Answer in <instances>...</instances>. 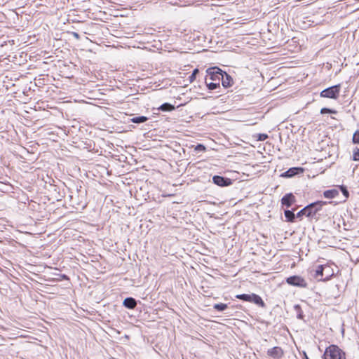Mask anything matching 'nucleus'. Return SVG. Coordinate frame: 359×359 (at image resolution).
Listing matches in <instances>:
<instances>
[{
  "mask_svg": "<svg viewBox=\"0 0 359 359\" xmlns=\"http://www.w3.org/2000/svg\"><path fill=\"white\" fill-rule=\"evenodd\" d=\"M255 137L257 141H264L269 137L268 135L265 133H259Z\"/></svg>",
  "mask_w": 359,
  "mask_h": 359,
  "instance_id": "aec40b11",
  "label": "nucleus"
},
{
  "mask_svg": "<svg viewBox=\"0 0 359 359\" xmlns=\"http://www.w3.org/2000/svg\"><path fill=\"white\" fill-rule=\"evenodd\" d=\"M198 72L199 71H198V69H195L193 71L191 75L189 76V80H190L191 82H193L196 79V75L198 74Z\"/></svg>",
  "mask_w": 359,
  "mask_h": 359,
  "instance_id": "b1692460",
  "label": "nucleus"
},
{
  "mask_svg": "<svg viewBox=\"0 0 359 359\" xmlns=\"http://www.w3.org/2000/svg\"><path fill=\"white\" fill-rule=\"evenodd\" d=\"M267 355L273 359H280L284 355V351L281 347L274 346L267 351Z\"/></svg>",
  "mask_w": 359,
  "mask_h": 359,
  "instance_id": "0eeeda50",
  "label": "nucleus"
},
{
  "mask_svg": "<svg viewBox=\"0 0 359 359\" xmlns=\"http://www.w3.org/2000/svg\"><path fill=\"white\" fill-rule=\"evenodd\" d=\"M304 357H305V359H309L308 356L306 355V353H304Z\"/></svg>",
  "mask_w": 359,
  "mask_h": 359,
  "instance_id": "cd10ccee",
  "label": "nucleus"
},
{
  "mask_svg": "<svg viewBox=\"0 0 359 359\" xmlns=\"http://www.w3.org/2000/svg\"><path fill=\"white\" fill-rule=\"evenodd\" d=\"M195 150L196 151H205V146H203V144H198L196 147H195Z\"/></svg>",
  "mask_w": 359,
  "mask_h": 359,
  "instance_id": "bb28decb",
  "label": "nucleus"
},
{
  "mask_svg": "<svg viewBox=\"0 0 359 359\" xmlns=\"http://www.w3.org/2000/svg\"><path fill=\"white\" fill-rule=\"evenodd\" d=\"M286 282L287 284L292 285V286H297L300 287H307V283L305 280V279L301 276H292L287 278Z\"/></svg>",
  "mask_w": 359,
  "mask_h": 359,
  "instance_id": "423d86ee",
  "label": "nucleus"
},
{
  "mask_svg": "<svg viewBox=\"0 0 359 359\" xmlns=\"http://www.w3.org/2000/svg\"><path fill=\"white\" fill-rule=\"evenodd\" d=\"M324 359H346V353L337 345L331 344L325 348Z\"/></svg>",
  "mask_w": 359,
  "mask_h": 359,
  "instance_id": "f03ea898",
  "label": "nucleus"
},
{
  "mask_svg": "<svg viewBox=\"0 0 359 359\" xmlns=\"http://www.w3.org/2000/svg\"><path fill=\"white\" fill-rule=\"evenodd\" d=\"M339 187H340V189H341L342 194L345 196V198H348L349 196V193H348L347 189L344 186H340Z\"/></svg>",
  "mask_w": 359,
  "mask_h": 359,
  "instance_id": "393cba45",
  "label": "nucleus"
},
{
  "mask_svg": "<svg viewBox=\"0 0 359 359\" xmlns=\"http://www.w3.org/2000/svg\"><path fill=\"white\" fill-rule=\"evenodd\" d=\"M74 35H75V36H76V37L78 36V34H76V33H75V34H74Z\"/></svg>",
  "mask_w": 359,
  "mask_h": 359,
  "instance_id": "c85d7f7f",
  "label": "nucleus"
},
{
  "mask_svg": "<svg viewBox=\"0 0 359 359\" xmlns=\"http://www.w3.org/2000/svg\"><path fill=\"white\" fill-rule=\"evenodd\" d=\"M341 90V85L337 84L322 90L320 93L321 97L336 100L339 97Z\"/></svg>",
  "mask_w": 359,
  "mask_h": 359,
  "instance_id": "20e7f679",
  "label": "nucleus"
},
{
  "mask_svg": "<svg viewBox=\"0 0 359 359\" xmlns=\"http://www.w3.org/2000/svg\"><path fill=\"white\" fill-rule=\"evenodd\" d=\"M353 160L355 161H359V148L358 147L353 149Z\"/></svg>",
  "mask_w": 359,
  "mask_h": 359,
  "instance_id": "4be33fe9",
  "label": "nucleus"
},
{
  "mask_svg": "<svg viewBox=\"0 0 359 359\" xmlns=\"http://www.w3.org/2000/svg\"><path fill=\"white\" fill-rule=\"evenodd\" d=\"M299 172H302L303 168H291L286 172L281 174V177H291L294 176L295 175L298 174Z\"/></svg>",
  "mask_w": 359,
  "mask_h": 359,
  "instance_id": "f8f14e48",
  "label": "nucleus"
},
{
  "mask_svg": "<svg viewBox=\"0 0 359 359\" xmlns=\"http://www.w3.org/2000/svg\"><path fill=\"white\" fill-rule=\"evenodd\" d=\"M320 113L322 114H337V111L334 109H329V108H326V107H324V108H322L320 109Z\"/></svg>",
  "mask_w": 359,
  "mask_h": 359,
  "instance_id": "412c9836",
  "label": "nucleus"
},
{
  "mask_svg": "<svg viewBox=\"0 0 359 359\" xmlns=\"http://www.w3.org/2000/svg\"><path fill=\"white\" fill-rule=\"evenodd\" d=\"M213 182L219 187H226L231 184L229 178H224L222 176L215 175L212 177Z\"/></svg>",
  "mask_w": 359,
  "mask_h": 359,
  "instance_id": "6e6552de",
  "label": "nucleus"
},
{
  "mask_svg": "<svg viewBox=\"0 0 359 359\" xmlns=\"http://www.w3.org/2000/svg\"><path fill=\"white\" fill-rule=\"evenodd\" d=\"M158 109L163 111H171L175 109V107L170 103H164Z\"/></svg>",
  "mask_w": 359,
  "mask_h": 359,
  "instance_id": "dca6fc26",
  "label": "nucleus"
},
{
  "mask_svg": "<svg viewBox=\"0 0 359 359\" xmlns=\"http://www.w3.org/2000/svg\"><path fill=\"white\" fill-rule=\"evenodd\" d=\"M236 298L245 302L254 303L255 304L262 308L265 306V303L262 299V297L258 294L254 293L237 294L236 296Z\"/></svg>",
  "mask_w": 359,
  "mask_h": 359,
  "instance_id": "7ed1b4c3",
  "label": "nucleus"
},
{
  "mask_svg": "<svg viewBox=\"0 0 359 359\" xmlns=\"http://www.w3.org/2000/svg\"><path fill=\"white\" fill-rule=\"evenodd\" d=\"M284 214H285V217L287 219V222H294L295 215L292 211L287 210H285Z\"/></svg>",
  "mask_w": 359,
  "mask_h": 359,
  "instance_id": "f3484780",
  "label": "nucleus"
},
{
  "mask_svg": "<svg viewBox=\"0 0 359 359\" xmlns=\"http://www.w3.org/2000/svg\"><path fill=\"white\" fill-rule=\"evenodd\" d=\"M325 276L324 278H319L320 281L326 282L330 280L334 275V271L333 269L329 265V269L324 271Z\"/></svg>",
  "mask_w": 359,
  "mask_h": 359,
  "instance_id": "ddd939ff",
  "label": "nucleus"
},
{
  "mask_svg": "<svg viewBox=\"0 0 359 359\" xmlns=\"http://www.w3.org/2000/svg\"><path fill=\"white\" fill-rule=\"evenodd\" d=\"M339 195V191L337 189H329L326 190L323 193V196L326 198L332 199L337 197Z\"/></svg>",
  "mask_w": 359,
  "mask_h": 359,
  "instance_id": "4468645a",
  "label": "nucleus"
},
{
  "mask_svg": "<svg viewBox=\"0 0 359 359\" xmlns=\"http://www.w3.org/2000/svg\"><path fill=\"white\" fill-rule=\"evenodd\" d=\"M148 120V118L144 116H137L131 118V122L134 123H144Z\"/></svg>",
  "mask_w": 359,
  "mask_h": 359,
  "instance_id": "a211bd4d",
  "label": "nucleus"
},
{
  "mask_svg": "<svg viewBox=\"0 0 359 359\" xmlns=\"http://www.w3.org/2000/svg\"><path fill=\"white\" fill-rule=\"evenodd\" d=\"M222 70L217 67H213L207 69V78L205 79V84L209 90H215L220 86L221 79H222Z\"/></svg>",
  "mask_w": 359,
  "mask_h": 359,
  "instance_id": "f257e3e1",
  "label": "nucleus"
},
{
  "mask_svg": "<svg viewBox=\"0 0 359 359\" xmlns=\"http://www.w3.org/2000/svg\"><path fill=\"white\" fill-rule=\"evenodd\" d=\"M329 269V264L318 265L315 270L314 278H323L324 271Z\"/></svg>",
  "mask_w": 359,
  "mask_h": 359,
  "instance_id": "9b49d317",
  "label": "nucleus"
},
{
  "mask_svg": "<svg viewBox=\"0 0 359 359\" xmlns=\"http://www.w3.org/2000/svg\"><path fill=\"white\" fill-rule=\"evenodd\" d=\"M222 85L224 88L231 87L233 84V81L231 76L226 72H222V79H221Z\"/></svg>",
  "mask_w": 359,
  "mask_h": 359,
  "instance_id": "9d476101",
  "label": "nucleus"
},
{
  "mask_svg": "<svg viewBox=\"0 0 359 359\" xmlns=\"http://www.w3.org/2000/svg\"><path fill=\"white\" fill-rule=\"evenodd\" d=\"M123 305L128 309H133L136 306L137 303L135 299L128 297L123 301Z\"/></svg>",
  "mask_w": 359,
  "mask_h": 359,
  "instance_id": "2eb2a0df",
  "label": "nucleus"
},
{
  "mask_svg": "<svg viewBox=\"0 0 359 359\" xmlns=\"http://www.w3.org/2000/svg\"><path fill=\"white\" fill-rule=\"evenodd\" d=\"M227 308V305L224 303L216 304L214 305V309L219 311H224Z\"/></svg>",
  "mask_w": 359,
  "mask_h": 359,
  "instance_id": "6ab92c4d",
  "label": "nucleus"
},
{
  "mask_svg": "<svg viewBox=\"0 0 359 359\" xmlns=\"http://www.w3.org/2000/svg\"><path fill=\"white\" fill-rule=\"evenodd\" d=\"M327 204L326 201H317L310 205H308L304 208V210H306V217H313L314 216L318 211H320L322 208Z\"/></svg>",
  "mask_w": 359,
  "mask_h": 359,
  "instance_id": "39448f33",
  "label": "nucleus"
},
{
  "mask_svg": "<svg viewBox=\"0 0 359 359\" xmlns=\"http://www.w3.org/2000/svg\"><path fill=\"white\" fill-rule=\"evenodd\" d=\"M306 210H304V208H303L302 210H301L299 212H297V217H302L303 215H305L306 216Z\"/></svg>",
  "mask_w": 359,
  "mask_h": 359,
  "instance_id": "a878e982",
  "label": "nucleus"
},
{
  "mask_svg": "<svg viewBox=\"0 0 359 359\" xmlns=\"http://www.w3.org/2000/svg\"><path fill=\"white\" fill-rule=\"evenodd\" d=\"M295 202V197L292 194H285L281 199V203L283 205L290 208Z\"/></svg>",
  "mask_w": 359,
  "mask_h": 359,
  "instance_id": "1a4fd4ad",
  "label": "nucleus"
},
{
  "mask_svg": "<svg viewBox=\"0 0 359 359\" xmlns=\"http://www.w3.org/2000/svg\"><path fill=\"white\" fill-rule=\"evenodd\" d=\"M352 140L354 144H359V131L354 133Z\"/></svg>",
  "mask_w": 359,
  "mask_h": 359,
  "instance_id": "5701e85b",
  "label": "nucleus"
}]
</instances>
